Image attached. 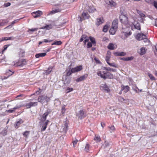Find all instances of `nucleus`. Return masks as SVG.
Listing matches in <instances>:
<instances>
[{"instance_id": "obj_1", "label": "nucleus", "mask_w": 157, "mask_h": 157, "mask_svg": "<svg viewBox=\"0 0 157 157\" xmlns=\"http://www.w3.org/2000/svg\"><path fill=\"white\" fill-rule=\"evenodd\" d=\"M49 113V112L47 111L44 113L41 117L40 123H41V125H42V128L41 129L42 132L45 130L48 123L49 121L48 120L46 121L45 123H44V122L46 120V117Z\"/></svg>"}, {"instance_id": "obj_31", "label": "nucleus", "mask_w": 157, "mask_h": 157, "mask_svg": "<svg viewBox=\"0 0 157 157\" xmlns=\"http://www.w3.org/2000/svg\"><path fill=\"white\" fill-rule=\"evenodd\" d=\"M104 69L106 70L107 71H111L113 72H116V70L114 69L111 68L110 67H104Z\"/></svg>"}, {"instance_id": "obj_30", "label": "nucleus", "mask_w": 157, "mask_h": 157, "mask_svg": "<svg viewBox=\"0 0 157 157\" xmlns=\"http://www.w3.org/2000/svg\"><path fill=\"white\" fill-rule=\"evenodd\" d=\"M79 115H80V116H79V117L80 119H81L82 117H84V112L83 110H81L79 111Z\"/></svg>"}, {"instance_id": "obj_17", "label": "nucleus", "mask_w": 157, "mask_h": 157, "mask_svg": "<svg viewBox=\"0 0 157 157\" xmlns=\"http://www.w3.org/2000/svg\"><path fill=\"white\" fill-rule=\"evenodd\" d=\"M122 88L121 90H124V92L127 93L129 90V87L128 86H124L123 85L121 86Z\"/></svg>"}, {"instance_id": "obj_32", "label": "nucleus", "mask_w": 157, "mask_h": 157, "mask_svg": "<svg viewBox=\"0 0 157 157\" xmlns=\"http://www.w3.org/2000/svg\"><path fill=\"white\" fill-rule=\"evenodd\" d=\"M62 43V42L61 41L59 40V41H55L54 43H52V45H61Z\"/></svg>"}, {"instance_id": "obj_37", "label": "nucleus", "mask_w": 157, "mask_h": 157, "mask_svg": "<svg viewBox=\"0 0 157 157\" xmlns=\"http://www.w3.org/2000/svg\"><path fill=\"white\" fill-rule=\"evenodd\" d=\"M65 105H63L62 106V109H61V113L63 115V114H64L66 109H65Z\"/></svg>"}, {"instance_id": "obj_29", "label": "nucleus", "mask_w": 157, "mask_h": 157, "mask_svg": "<svg viewBox=\"0 0 157 157\" xmlns=\"http://www.w3.org/2000/svg\"><path fill=\"white\" fill-rule=\"evenodd\" d=\"M108 48L110 50H114V48L113 44L112 43H110L108 46Z\"/></svg>"}, {"instance_id": "obj_58", "label": "nucleus", "mask_w": 157, "mask_h": 157, "mask_svg": "<svg viewBox=\"0 0 157 157\" xmlns=\"http://www.w3.org/2000/svg\"><path fill=\"white\" fill-rule=\"evenodd\" d=\"M41 89H40L39 90L36 91L35 93L37 95H38L41 92Z\"/></svg>"}, {"instance_id": "obj_2", "label": "nucleus", "mask_w": 157, "mask_h": 157, "mask_svg": "<svg viewBox=\"0 0 157 157\" xmlns=\"http://www.w3.org/2000/svg\"><path fill=\"white\" fill-rule=\"evenodd\" d=\"M97 74L98 76H100L104 79L106 78L113 79V75L108 72L103 71L101 72L99 71L98 72Z\"/></svg>"}, {"instance_id": "obj_60", "label": "nucleus", "mask_w": 157, "mask_h": 157, "mask_svg": "<svg viewBox=\"0 0 157 157\" xmlns=\"http://www.w3.org/2000/svg\"><path fill=\"white\" fill-rule=\"evenodd\" d=\"M4 40H8V37H5L4 38H2V40H0V41H2Z\"/></svg>"}, {"instance_id": "obj_56", "label": "nucleus", "mask_w": 157, "mask_h": 157, "mask_svg": "<svg viewBox=\"0 0 157 157\" xmlns=\"http://www.w3.org/2000/svg\"><path fill=\"white\" fill-rule=\"evenodd\" d=\"M110 1L112 2V0H105L106 3L109 5L110 3Z\"/></svg>"}, {"instance_id": "obj_48", "label": "nucleus", "mask_w": 157, "mask_h": 157, "mask_svg": "<svg viewBox=\"0 0 157 157\" xmlns=\"http://www.w3.org/2000/svg\"><path fill=\"white\" fill-rule=\"evenodd\" d=\"M118 100L119 101L123 102L125 101V99L124 98L121 97H119L118 98Z\"/></svg>"}, {"instance_id": "obj_23", "label": "nucleus", "mask_w": 157, "mask_h": 157, "mask_svg": "<svg viewBox=\"0 0 157 157\" xmlns=\"http://www.w3.org/2000/svg\"><path fill=\"white\" fill-rule=\"evenodd\" d=\"M52 26L51 25H46L42 27L41 29H46L47 30H49L52 29Z\"/></svg>"}, {"instance_id": "obj_5", "label": "nucleus", "mask_w": 157, "mask_h": 157, "mask_svg": "<svg viewBox=\"0 0 157 157\" xmlns=\"http://www.w3.org/2000/svg\"><path fill=\"white\" fill-rule=\"evenodd\" d=\"M120 19L121 22L125 25L128 24V18L126 16L124 15H121L120 16Z\"/></svg>"}, {"instance_id": "obj_62", "label": "nucleus", "mask_w": 157, "mask_h": 157, "mask_svg": "<svg viewBox=\"0 0 157 157\" xmlns=\"http://www.w3.org/2000/svg\"><path fill=\"white\" fill-rule=\"evenodd\" d=\"M109 128L112 131H113L115 130V127L113 126H112L111 127H109Z\"/></svg>"}, {"instance_id": "obj_36", "label": "nucleus", "mask_w": 157, "mask_h": 157, "mask_svg": "<svg viewBox=\"0 0 157 157\" xmlns=\"http://www.w3.org/2000/svg\"><path fill=\"white\" fill-rule=\"evenodd\" d=\"M30 132L29 131H26L24 132L23 135L25 136L26 138H27L29 135Z\"/></svg>"}, {"instance_id": "obj_35", "label": "nucleus", "mask_w": 157, "mask_h": 157, "mask_svg": "<svg viewBox=\"0 0 157 157\" xmlns=\"http://www.w3.org/2000/svg\"><path fill=\"white\" fill-rule=\"evenodd\" d=\"M147 75L151 80H155V78L154 77L153 75L152 74H151L149 73H147Z\"/></svg>"}, {"instance_id": "obj_49", "label": "nucleus", "mask_w": 157, "mask_h": 157, "mask_svg": "<svg viewBox=\"0 0 157 157\" xmlns=\"http://www.w3.org/2000/svg\"><path fill=\"white\" fill-rule=\"evenodd\" d=\"M110 58V56H106L105 57V60L106 61L107 63L109 62V61Z\"/></svg>"}, {"instance_id": "obj_45", "label": "nucleus", "mask_w": 157, "mask_h": 157, "mask_svg": "<svg viewBox=\"0 0 157 157\" xmlns=\"http://www.w3.org/2000/svg\"><path fill=\"white\" fill-rule=\"evenodd\" d=\"M38 30L37 28H32L31 29H29L28 31V32H34Z\"/></svg>"}, {"instance_id": "obj_21", "label": "nucleus", "mask_w": 157, "mask_h": 157, "mask_svg": "<svg viewBox=\"0 0 157 157\" xmlns=\"http://www.w3.org/2000/svg\"><path fill=\"white\" fill-rule=\"evenodd\" d=\"M68 127V124L67 122H66L64 123V127H63V132L65 133H66L67 132Z\"/></svg>"}, {"instance_id": "obj_22", "label": "nucleus", "mask_w": 157, "mask_h": 157, "mask_svg": "<svg viewBox=\"0 0 157 157\" xmlns=\"http://www.w3.org/2000/svg\"><path fill=\"white\" fill-rule=\"evenodd\" d=\"M82 16L84 19H88L90 17V16L87 13H83L82 14Z\"/></svg>"}, {"instance_id": "obj_14", "label": "nucleus", "mask_w": 157, "mask_h": 157, "mask_svg": "<svg viewBox=\"0 0 157 157\" xmlns=\"http://www.w3.org/2000/svg\"><path fill=\"white\" fill-rule=\"evenodd\" d=\"M26 64V60L25 59H22L21 60L19 61L17 63V65L18 66L22 67Z\"/></svg>"}, {"instance_id": "obj_63", "label": "nucleus", "mask_w": 157, "mask_h": 157, "mask_svg": "<svg viewBox=\"0 0 157 157\" xmlns=\"http://www.w3.org/2000/svg\"><path fill=\"white\" fill-rule=\"evenodd\" d=\"M18 19H17V20H15L14 21H13L11 23L12 25H14L15 23L17 22L18 21Z\"/></svg>"}, {"instance_id": "obj_52", "label": "nucleus", "mask_w": 157, "mask_h": 157, "mask_svg": "<svg viewBox=\"0 0 157 157\" xmlns=\"http://www.w3.org/2000/svg\"><path fill=\"white\" fill-rule=\"evenodd\" d=\"M52 41V40H49L48 39H44V42L45 43L51 42Z\"/></svg>"}, {"instance_id": "obj_57", "label": "nucleus", "mask_w": 157, "mask_h": 157, "mask_svg": "<svg viewBox=\"0 0 157 157\" xmlns=\"http://www.w3.org/2000/svg\"><path fill=\"white\" fill-rule=\"evenodd\" d=\"M8 22V21L7 20H3L2 21V22H3V24L4 25L5 24L7 23Z\"/></svg>"}, {"instance_id": "obj_9", "label": "nucleus", "mask_w": 157, "mask_h": 157, "mask_svg": "<svg viewBox=\"0 0 157 157\" xmlns=\"http://www.w3.org/2000/svg\"><path fill=\"white\" fill-rule=\"evenodd\" d=\"M32 14L34 17L37 18L40 16L42 14V12L41 11L38 10L36 12H33Z\"/></svg>"}, {"instance_id": "obj_7", "label": "nucleus", "mask_w": 157, "mask_h": 157, "mask_svg": "<svg viewBox=\"0 0 157 157\" xmlns=\"http://www.w3.org/2000/svg\"><path fill=\"white\" fill-rule=\"evenodd\" d=\"M146 37V36L143 33H138L136 36V39L137 40H144Z\"/></svg>"}, {"instance_id": "obj_59", "label": "nucleus", "mask_w": 157, "mask_h": 157, "mask_svg": "<svg viewBox=\"0 0 157 157\" xmlns=\"http://www.w3.org/2000/svg\"><path fill=\"white\" fill-rule=\"evenodd\" d=\"M78 141V140H76L73 142V145L74 147H75V145L77 143V142Z\"/></svg>"}, {"instance_id": "obj_11", "label": "nucleus", "mask_w": 157, "mask_h": 157, "mask_svg": "<svg viewBox=\"0 0 157 157\" xmlns=\"http://www.w3.org/2000/svg\"><path fill=\"white\" fill-rule=\"evenodd\" d=\"M133 24L134 26V28L136 29L139 30H141V27L140 25L139 22L136 21H135L133 23Z\"/></svg>"}, {"instance_id": "obj_42", "label": "nucleus", "mask_w": 157, "mask_h": 157, "mask_svg": "<svg viewBox=\"0 0 157 157\" xmlns=\"http://www.w3.org/2000/svg\"><path fill=\"white\" fill-rule=\"evenodd\" d=\"M108 26L107 25H105V26H104L103 28V31L105 33V32H106L107 31H108Z\"/></svg>"}, {"instance_id": "obj_25", "label": "nucleus", "mask_w": 157, "mask_h": 157, "mask_svg": "<svg viewBox=\"0 0 157 157\" xmlns=\"http://www.w3.org/2000/svg\"><path fill=\"white\" fill-rule=\"evenodd\" d=\"M102 85V87L103 90L106 91L107 92H109L110 91L109 89L106 84H105Z\"/></svg>"}, {"instance_id": "obj_6", "label": "nucleus", "mask_w": 157, "mask_h": 157, "mask_svg": "<svg viewBox=\"0 0 157 157\" xmlns=\"http://www.w3.org/2000/svg\"><path fill=\"white\" fill-rule=\"evenodd\" d=\"M63 81L64 82L63 84L64 85L67 86L71 82V78H70L67 76H65V79H64L63 77Z\"/></svg>"}, {"instance_id": "obj_33", "label": "nucleus", "mask_w": 157, "mask_h": 157, "mask_svg": "<svg viewBox=\"0 0 157 157\" xmlns=\"http://www.w3.org/2000/svg\"><path fill=\"white\" fill-rule=\"evenodd\" d=\"M23 122V121L21 119H20L18 121L16 122V126L15 127V128H16V127H17L16 128H17Z\"/></svg>"}, {"instance_id": "obj_24", "label": "nucleus", "mask_w": 157, "mask_h": 157, "mask_svg": "<svg viewBox=\"0 0 157 157\" xmlns=\"http://www.w3.org/2000/svg\"><path fill=\"white\" fill-rule=\"evenodd\" d=\"M117 30V29H115L114 28L112 27L110 29L109 32L110 34L114 35L115 34Z\"/></svg>"}, {"instance_id": "obj_44", "label": "nucleus", "mask_w": 157, "mask_h": 157, "mask_svg": "<svg viewBox=\"0 0 157 157\" xmlns=\"http://www.w3.org/2000/svg\"><path fill=\"white\" fill-rule=\"evenodd\" d=\"M74 72L72 71V69L71 70H69L67 73V77L69 76L72 73H74Z\"/></svg>"}, {"instance_id": "obj_10", "label": "nucleus", "mask_w": 157, "mask_h": 157, "mask_svg": "<svg viewBox=\"0 0 157 157\" xmlns=\"http://www.w3.org/2000/svg\"><path fill=\"white\" fill-rule=\"evenodd\" d=\"M37 105V102H30L26 104L25 106L27 108H29L32 106H36Z\"/></svg>"}, {"instance_id": "obj_55", "label": "nucleus", "mask_w": 157, "mask_h": 157, "mask_svg": "<svg viewBox=\"0 0 157 157\" xmlns=\"http://www.w3.org/2000/svg\"><path fill=\"white\" fill-rule=\"evenodd\" d=\"M126 59L127 61L131 60L133 59V57L132 56H131V57H127Z\"/></svg>"}, {"instance_id": "obj_61", "label": "nucleus", "mask_w": 157, "mask_h": 157, "mask_svg": "<svg viewBox=\"0 0 157 157\" xmlns=\"http://www.w3.org/2000/svg\"><path fill=\"white\" fill-rule=\"evenodd\" d=\"M14 112V110L12 109H10L7 111L8 112H9L10 113H12Z\"/></svg>"}, {"instance_id": "obj_27", "label": "nucleus", "mask_w": 157, "mask_h": 157, "mask_svg": "<svg viewBox=\"0 0 157 157\" xmlns=\"http://www.w3.org/2000/svg\"><path fill=\"white\" fill-rule=\"evenodd\" d=\"M145 52L146 49L145 48L142 47L140 49V55H143L145 54Z\"/></svg>"}, {"instance_id": "obj_8", "label": "nucleus", "mask_w": 157, "mask_h": 157, "mask_svg": "<svg viewBox=\"0 0 157 157\" xmlns=\"http://www.w3.org/2000/svg\"><path fill=\"white\" fill-rule=\"evenodd\" d=\"M88 74H85L84 75L80 76L79 77L77 78L76 79V82H79L83 81L85 79H86L88 76Z\"/></svg>"}, {"instance_id": "obj_64", "label": "nucleus", "mask_w": 157, "mask_h": 157, "mask_svg": "<svg viewBox=\"0 0 157 157\" xmlns=\"http://www.w3.org/2000/svg\"><path fill=\"white\" fill-rule=\"evenodd\" d=\"M9 45H5L4 46V49L3 50V51H5L7 49V48L9 46Z\"/></svg>"}, {"instance_id": "obj_38", "label": "nucleus", "mask_w": 157, "mask_h": 157, "mask_svg": "<svg viewBox=\"0 0 157 157\" xmlns=\"http://www.w3.org/2000/svg\"><path fill=\"white\" fill-rule=\"evenodd\" d=\"M94 140L96 142H99L100 140V138L99 136H95V137L94 138Z\"/></svg>"}, {"instance_id": "obj_47", "label": "nucleus", "mask_w": 157, "mask_h": 157, "mask_svg": "<svg viewBox=\"0 0 157 157\" xmlns=\"http://www.w3.org/2000/svg\"><path fill=\"white\" fill-rule=\"evenodd\" d=\"M73 90L72 88H70L69 87H67L66 90V93H68L72 91Z\"/></svg>"}, {"instance_id": "obj_16", "label": "nucleus", "mask_w": 157, "mask_h": 157, "mask_svg": "<svg viewBox=\"0 0 157 157\" xmlns=\"http://www.w3.org/2000/svg\"><path fill=\"white\" fill-rule=\"evenodd\" d=\"M118 21L117 19L114 20L112 22V27L114 28L115 29H117L118 27Z\"/></svg>"}, {"instance_id": "obj_18", "label": "nucleus", "mask_w": 157, "mask_h": 157, "mask_svg": "<svg viewBox=\"0 0 157 157\" xmlns=\"http://www.w3.org/2000/svg\"><path fill=\"white\" fill-rule=\"evenodd\" d=\"M114 54L118 56H124L126 55V53L124 52H114Z\"/></svg>"}, {"instance_id": "obj_34", "label": "nucleus", "mask_w": 157, "mask_h": 157, "mask_svg": "<svg viewBox=\"0 0 157 157\" xmlns=\"http://www.w3.org/2000/svg\"><path fill=\"white\" fill-rule=\"evenodd\" d=\"M96 11V9L94 7H90L89 9V12L93 13Z\"/></svg>"}, {"instance_id": "obj_46", "label": "nucleus", "mask_w": 157, "mask_h": 157, "mask_svg": "<svg viewBox=\"0 0 157 157\" xmlns=\"http://www.w3.org/2000/svg\"><path fill=\"white\" fill-rule=\"evenodd\" d=\"M110 4H109V5H110L111 6H115L116 5V3L112 0V2L110 1Z\"/></svg>"}, {"instance_id": "obj_26", "label": "nucleus", "mask_w": 157, "mask_h": 157, "mask_svg": "<svg viewBox=\"0 0 157 157\" xmlns=\"http://www.w3.org/2000/svg\"><path fill=\"white\" fill-rule=\"evenodd\" d=\"M60 11V10L59 9H57L54 10H53L52 11L50 12V13L48 14V15L50 14H52L55 13L59 12Z\"/></svg>"}, {"instance_id": "obj_13", "label": "nucleus", "mask_w": 157, "mask_h": 157, "mask_svg": "<svg viewBox=\"0 0 157 157\" xmlns=\"http://www.w3.org/2000/svg\"><path fill=\"white\" fill-rule=\"evenodd\" d=\"M82 69V66L80 65L72 69V71L74 73L79 71L81 70Z\"/></svg>"}, {"instance_id": "obj_50", "label": "nucleus", "mask_w": 157, "mask_h": 157, "mask_svg": "<svg viewBox=\"0 0 157 157\" xmlns=\"http://www.w3.org/2000/svg\"><path fill=\"white\" fill-rule=\"evenodd\" d=\"M92 46V43L90 42H88L87 45V47L88 48H89L91 47Z\"/></svg>"}, {"instance_id": "obj_40", "label": "nucleus", "mask_w": 157, "mask_h": 157, "mask_svg": "<svg viewBox=\"0 0 157 157\" xmlns=\"http://www.w3.org/2000/svg\"><path fill=\"white\" fill-rule=\"evenodd\" d=\"M86 37V35H83L81 37L79 41L80 42H82L84 39H85V38Z\"/></svg>"}, {"instance_id": "obj_20", "label": "nucleus", "mask_w": 157, "mask_h": 157, "mask_svg": "<svg viewBox=\"0 0 157 157\" xmlns=\"http://www.w3.org/2000/svg\"><path fill=\"white\" fill-rule=\"evenodd\" d=\"M46 55V53H42L36 54L35 55V57L36 58H39L40 57H44Z\"/></svg>"}, {"instance_id": "obj_41", "label": "nucleus", "mask_w": 157, "mask_h": 157, "mask_svg": "<svg viewBox=\"0 0 157 157\" xmlns=\"http://www.w3.org/2000/svg\"><path fill=\"white\" fill-rule=\"evenodd\" d=\"M90 39L91 41V43L93 44H95L96 43V42L95 41V39L91 36L90 37Z\"/></svg>"}, {"instance_id": "obj_39", "label": "nucleus", "mask_w": 157, "mask_h": 157, "mask_svg": "<svg viewBox=\"0 0 157 157\" xmlns=\"http://www.w3.org/2000/svg\"><path fill=\"white\" fill-rule=\"evenodd\" d=\"M90 146L88 144H87L85 146L84 150L85 151L88 152L89 150Z\"/></svg>"}, {"instance_id": "obj_28", "label": "nucleus", "mask_w": 157, "mask_h": 157, "mask_svg": "<svg viewBox=\"0 0 157 157\" xmlns=\"http://www.w3.org/2000/svg\"><path fill=\"white\" fill-rule=\"evenodd\" d=\"M137 13L140 16L141 18H142V17H145V15L143 13L142 11L138 10H137Z\"/></svg>"}, {"instance_id": "obj_53", "label": "nucleus", "mask_w": 157, "mask_h": 157, "mask_svg": "<svg viewBox=\"0 0 157 157\" xmlns=\"http://www.w3.org/2000/svg\"><path fill=\"white\" fill-rule=\"evenodd\" d=\"M22 105H20V106H19L18 105H16V106H15L14 108H13V109L15 111V110L17 109L20 107H22Z\"/></svg>"}, {"instance_id": "obj_3", "label": "nucleus", "mask_w": 157, "mask_h": 157, "mask_svg": "<svg viewBox=\"0 0 157 157\" xmlns=\"http://www.w3.org/2000/svg\"><path fill=\"white\" fill-rule=\"evenodd\" d=\"M121 32L124 34V36L126 37H128L130 36L131 33L130 32V30H129L128 28L126 27H123L122 30Z\"/></svg>"}, {"instance_id": "obj_51", "label": "nucleus", "mask_w": 157, "mask_h": 157, "mask_svg": "<svg viewBox=\"0 0 157 157\" xmlns=\"http://www.w3.org/2000/svg\"><path fill=\"white\" fill-rule=\"evenodd\" d=\"M107 63L111 66H112L114 67H116V65L114 63H110L109 62H108Z\"/></svg>"}, {"instance_id": "obj_54", "label": "nucleus", "mask_w": 157, "mask_h": 157, "mask_svg": "<svg viewBox=\"0 0 157 157\" xmlns=\"http://www.w3.org/2000/svg\"><path fill=\"white\" fill-rule=\"evenodd\" d=\"M11 5V3L10 2H8L6 3H5L4 4V6L5 7H7L9 6H10Z\"/></svg>"}, {"instance_id": "obj_12", "label": "nucleus", "mask_w": 157, "mask_h": 157, "mask_svg": "<svg viewBox=\"0 0 157 157\" xmlns=\"http://www.w3.org/2000/svg\"><path fill=\"white\" fill-rule=\"evenodd\" d=\"M146 2L150 4L153 3V6L157 9V2L154 0H145Z\"/></svg>"}, {"instance_id": "obj_4", "label": "nucleus", "mask_w": 157, "mask_h": 157, "mask_svg": "<svg viewBox=\"0 0 157 157\" xmlns=\"http://www.w3.org/2000/svg\"><path fill=\"white\" fill-rule=\"evenodd\" d=\"M38 101L42 103H43L45 102H47L49 100V98L45 95H42L40 96L38 98Z\"/></svg>"}, {"instance_id": "obj_19", "label": "nucleus", "mask_w": 157, "mask_h": 157, "mask_svg": "<svg viewBox=\"0 0 157 157\" xmlns=\"http://www.w3.org/2000/svg\"><path fill=\"white\" fill-rule=\"evenodd\" d=\"M53 69V67H49L47 70H46L45 71V72L44 73V74L46 75H48V74H50V73L52 71Z\"/></svg>"}, {"instance_id": "obj_15", "label": "nucleus", "mask_w": 157, "mask_h": 157, "mask_svg": "<svg viewBox=\"0 0 157 157\" xmlns=\"http://www.w3.org/2000/svg\"><path fill=\"white\" fill-rule=\"evenodd\" d=\"M104 22V21L102 18H97L96 20L95 24L97 26H98L100 25L103 23Z\"/></svg>"}, {"instance_id": "obj_43", "label": "nucleus", "mask_w": 157, "mask_h": 157, "mask_svg": "<svg viewBox=\"0 0 157 157\" xmlns=\"http://www.w3.org/2000/svg\"><path fill=\"white\" fill-rule=\"evenodd\" d=\"M1 134H2L3 136H5L7 135V131L6 129H4L2 132H1Z\"/></svg>"}]
</instances>
